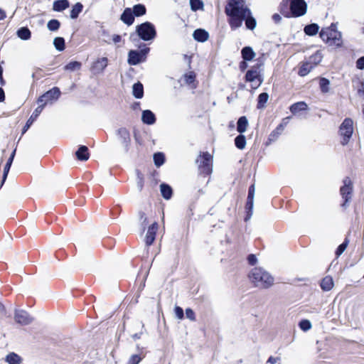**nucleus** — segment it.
Wrapping results in <instances>:
<instances>
[{"label":"nucleus","instance_id":"nucleus-37","mask_svg":"<svg viewBox=\"0 0 364 364\" xmlns=\"http://www.w3.org/2000/svg\"><path fill=\"white\" fill-rule=\"evenodd\" d=\"M17 36L22 40H28L31 36V33L27 27H21L17 31Z\"/></svg>","mask_w":364,"mask_h":364},{"label":"nucleus","instance_id":"nucleus-9","mask_svg":"<svg viewBox=\"0 0 364 364\" xmlns=\"http://www.w3.org/2000/svg\"><path fill=\"white\" fill-rule=\"evenodd\" d=\"M291 17H300L306 14L307 4L305 1L291 0Z\"/></svg>","mask_w":364,"mask_h":364},{"label":"nucleus","instance_id":"nucleus-62","mask_svg":"<svg viewBox=\"0 0 364 364\" xmlns=\"http://www.w3.org/2000/svg\"><path fill=\"white\" fill-rule=\"evenodd\" d=\"M112 40H113L114 43H117L121 41L122 37L119 35L115 34V35L113 36Z\"/></svg>","mask_w":364,"mask_h":364},{"label":"nucleus","instance_id":"nucleus-43","mask_svg":"<svg viewBox=\"0 0 364 364\" xmlns=\"http://www.w3.org/2000/svg\"><path fill=\"white\" fill-rule=\"evenodd\" d=\"M329 85L330 81L328 79L325 77H321L320 79L319 86L322 92L326 93L329 91Z\"/></svg>","mask_w":364,"mask_h":364},{"label":"nucleus","instance_id":"nucleus-45","mask_svg":"<svg viewBox=\"0 0 364 364\" xmlns=\"http://www.w3.org/2000/svg\"><path fill=\"white\" fill-rule=\"evenodd\" d=\"M60 26V23L57 19H51L47 23V27L48 30L51 31H55L59 29Z\"/></svg>","mask_w":364,"mask_h":364},{"label":"nucleus","instance_id":"nucleus-21","mask_svg":"<svg viewBox=\"0 0 364 364\" xmlns=\"http://www.w3.org/2000/svg\"><path fill=\"white\" fill-rule=\"evenodd\" d=\"M107 58L103 57L97 60L93 65L92 70L95 73H101L104 70V69L107 66Z\"/></svg>","mask_w":364,"mask_h":364},{"label":"nucleus","instance_id":"nucleus-58","mask_svg":"<svg viewBox=\"0 0 364 364\" xmlns=\"http://www.w3.org/2000/svg\"><path fill=\"white\" fill-rule=\"evenodd\" d=\"M255 191V184H252L249 187L247 198H254Z\"/></svg>","mask_w":364,"mask_h":364},{"label":"nucleus","instance_id":"nucleus-51","mask_svg":"<svg viewBox=\"0 0 364 364\" xmlns=\"http://www.w3.org/2000/svg\"><path fill=\"white\" fill-rule=\"evenodd\" d=\"M185 81L187 84L190 85L195 81L196 75L193 72H190L184 75Z\"/></svg>","mask_w":364,"mask_h":364},{"label":"nucleus","instance_id":"nucleus-36","mask_svg":"<svg viewBox=\"0 0 364 364\" xmlns=\"http://www.w3.org/2000/svg\"><path fill=\"white\" fill-rule=\"evenodd\" d=\"M83 9V5L77 2L76 3L72 8L70 11V18L72 19H75L78 17L79 14L82 12Z\"/></svg>","mask_w":364,"mask_h":364},{"label":"nucleus","instance_id":"nucleus-31","mask_svg":"<svg viewBox=\"0 0 364 364\" xmlns=\"http://www.w3.org/2000/svg\"><path fill=\"white\" fill-rule=\"evenodd\" d=\"M5 360L9 364H21L23 361V359L18 354L12 352L6 355Z\"/></svg>","mask_w":364,"mask_h":364},{"label":"nucleus","instance_id":"nucleus-25","mask_svg":"<svg viewBox=\"0 0 364 364\" xmlns=\"http://www.w3.org/2000/svg\"><path fill=\"white\" fill-rule=\"evenodd\" d=\"M241 54L243 60L245 61L252 60L256 55L250 46L244 47L241 50Z\"/></svg>","mask_w":364,"mask_h":364},{"label":"nucleus","instance_id":"nucleus-7","mask_svg":"<svg viewBox=\"0 0 364 364\" xmlns=\"http://www.w3.org/2000/svg\"><path fill=\"white\" fill-rule=\"evenodd\" d=\"M321 55L319 51H317L314 55L310 57V60L304 62L300 66L298 74L300 76H306L308 75L312 69L321 61Z\"/></svg>","mask_w":364,"mask_h":364},{"label":"nucleus","instance_id":"nucleus-39","mask_svg":"<svg viewBox=\"0 0 364 364\" xmlns=\"http://www.w3.org/2000/svg\"><path fill=\"white\" fill-rule=\"evenodd\" d=\"M235 144L236 147L239 149H243L245 147L246 145V138L245 136L240 134L238 136H237L235 139Z\"/></svg>","mask_w":364,"mask_h":364},{"label":"nucleus","instance_id":"nucleus-60","mask_svg":"<svg viewBox=\"0 0 364 364\" xmlns=\"http://www.w3.org/2000/svg\"><path fill=\"white\" fill-rule=\"evenodd\" d=\"M272 20L274 21V23H279L281 22L282 21V17L279 14H274L273 16H272Z\"/></svg>","mask_w":364,"mask_h":364},{"label":"nucleus","instance_id":"nucleus-63","mask_svg":"<svg viewBox=\"0 0 364 364\" xmlns=\"http://www.w3.org/2000/svg\"><path fill=\"white\" fill-rule=\"evenodd\" d=\"M279 360V358H274V357H272V356H270L267 360V363H269L271 364H275L277 360Z\"/></svg>","mask_w":364,"mask_h":364},{"label":"nucleus","instance_id":"nucleus-35","mask_svg":"<svg viewBox=\"0 0 364 364\" xmlns=\"http://www.w3.org/2000/svg\"><path fill=\"white\" fill-rule=\"evenodd\" d=\"M134 16L139 17L144 15L146 12V9L144 4H138L133 6L132 9Z\"/></svg>","mask_w":364,"mask_h":364},{"label":"nucleus","instance_id":"nucleus-14","mask_svg":"<svg viewBox=\"0 0 364 364\" xmlns=\"http://www.w3.org/2000/svg\"><path fill=\"white\" fill-rule=\"evenodd\" d=\"M329 43L334 45L336 47H340L342 45L341 33L329 28Z\"/></svg>","mask_w":364,"mask_h":364},{"label":"nucleus","instance_id":"nucleus-4","mask_svg":"<svg viewBox=\"0 0 364 364\" xmlns=\"http://www.w3.org/2000/svg\"><path fill=\"white\" fill-rule=\"evenodd\" d=\"M213 156L208 152H203L196 159L199 172L205 176L212 173Z\"/></svg>","mask_w":364,"mask_h":364},{"label":"nucleus","instance_id":"nucleus-24","mask_svg":"<svg viewBox=\"0 0 364 364\" xmlns=\"http://www.w3.org/2000/svg\"><path fill=\"white\" fill-rule=\"evenodd\" d=\"M15 154H16V149H14L13 151V152L11 153L10 157L9 158V159H8L5 166H4L2 181H1V186L4 184V183L5 182L6 179V177H7V175L9 173V169H10L11 166L12 164V162L14 161V158L15 156Z\"/></svg>","mask_w":364,"mask_h":364},{"label":"nucleus","instance_id":"nucleus-30","mask_svg":"<svg viewBox=\"0 0 364 364\" xmlns=\"http://www.w3.org/2000/svg\"><path fill=\"white\" fill-rule=\"evenodd\" d=\"M245 26L250 30H254L257 26L256 19L252 16L250 10L247 12V16L244 18Z\"/></svg>","mask_w":364,"mask_h":364},{"label":"nucleus","instance_id":"nucleus-52","mask_svg":"<svg viewBox=\"0 0 364 364\" xmlns=\"http://www.w3.org/2000/svg\"><path fill=\"white\" fill-rule=\"evenodd\" d=\"M141 360V357L139 355H132L129 360V364H139Z\"/></svg>","mask_w":364,"mask_h":364},{"label":"nucleus","instance_id":"nucleus-12","mask_svg":"<svg viewBox=\"0 0 364 364\" xmlns=\"http://www.w3.org/2000/svg\"><path fill=\"white\" fill-rule=\"evenodd\" d=\"M117 136L121 144L124 146L125 151H128L129 146L131 142L130 134L126 128H119L117 130Z\"/></svg>","mask_w":364,"mask_h":364},{"label":"nucleus","instance_id":"nucleus-1","mask_svg":"<svg viewBox=\"0 0 364 364\" xmlns=\"http://www.w3.org/2000/svg\"><path fill=\"white\" fill-rule=\"evenodd\" d=\"M249 9L245 6L243 0H229L225 8V14L230 17L229 23L232 29L240 28Z\"/></svg>","mask_w":364,"mask_h":364},{"label":"nucleus","instance_id":"nucleus-6","mask_svg":"<svg viewBox=\"0 0 364 364\" xmlns=\"http://www.w3.org/2000/svg\"><path fill=\"white\" fill-rule=\"evenodd\" d=\"M353 132V122L350 118H346L339 127V134L342 136L341 144L346 145Z\"/></svg>","mask_w":364,"mask_h":364},{"label":"nucleus","instance_id":"nucleus-44","mask_svg":"<svg viewBox=\"0 0 364 364\" xmlns=\"http://www.w3.org/2000/svg\"><path fill=\"white\" fill-rule=\"evenodd\" d=\"M353 87H357L358 92L360 95H364V82L360 81L359 78L353 80Z\"/></svg>","mask_w":364,"mask_h":364},{"label":"nucleus","instance_id":"nucleus-42","mask_svg":"<svg viewBox=\"0 0 364 364\" xmlns=\"http://www.w3.org/2000/svg\"><path fill=\"white\" fill-rule=\"evenodd\" d=\"M154 161L156 166L159 167L165 161V156L161 152H157L154 154Z\"/></svg>","mask_w":364,"mask_h":364},{"label":"nucleus","instance_id":"nucleus-29","mask_svg":"<svg viewBox=\"0 0 364 364\" xmlns=\"http://www.w3.org/2000/svg\"><path fill=\"white\" fill-rule=\"evenodd\" d=\"M248 120L245 116L240 117L237 122V131L240 134L244 133L247 130Z\"/></svg>","mask_w":364,"mask_h":364},{"label":"nucleus","instance_id":"nucleus-59","mask_svg":"<svg viewBox=\"0 0 364 364\" xmlns=\"http://www.w3.org/2000/svg\"><path fill=\"white\" fill-rule=\"evenodd\" d=\"M47 102L46 101V99L43 97V95H41L38 99V106H42V110L43 109L44 107L47 105Z\"/></svg>","mask_w":364,"mask_h":364},{"label":"nucleus","instance_id":"nucleus-33","mask_svg":"<svg viewBox=\"0 0 364 364\" xmlns=\"http://www.w3.org/2000/svg\"><path fill=\"white\" fill-rule=\"evenodd\" d=\"M307 107H308V106L306 102H299L293 104L290 107V111L292 114H295L300 111H304V110L307 109Z\"/></svg>","mask_w":364,"mask_h":364},{"label":"nucleus","instance_id":"nucleus-8","mask_svg":"<svg viewBox=\"0 0 364 364\" xmlns=\"http://www.w3.org/2000/svg\"><path fill=\"white\" fill-rule=\"evenodd\" d=\"M343 183V185L340 188V193L343 199V203L341 204V206L346 208L352 198L353 183L349 177H346Z\"/></svg>","mask_w":364,"mask_h":364},{"label":"nucleus","instance_id":"nucleus-13","mask_svg":"<svg viewBox=\"0 0 364 364\" xmlns=\"http://www.w3.org/2000/svg\"><path fill=\"white\" fill-rule=\"evenodd\" d=\"M158 230V223L154 222L152 225H151L147 230L145 242L147 246H150L152 245L154 241L155 240L156 233Z\"/></svg>","mask_w":364,"mask_h":364},{"label":"nucleus","instance_id":"nucleus-22","mask_svg":"<svg viewBox=\"0 0 364 364\" xmlns=\"http://www.w3.org/2000/svg\"><path fill=\"white\" fill-rule=\"evenodd\" d=\"M77 159L80 161H87L89 159V150L86 146L80 145L75 152Z\"/></svg>","mask_w":364,"mask_h":364},{"label":"nucleus","instance_id":"nucleus-28","mask_svg":"<svg viewBox=\"0 0 364 364\" xmlns=\"http://www.w3.org/2000/svg\"><path fill=\"white\" fill-rule=\"evenodd\" d=\"M132 93L136 99H141L144 96V87L140 82H137L133 85Z\"/></svg>","mask_w":364,"mask_h":364},{"label":"nucleus","instance_id":"nucleus-3","mask_svg":"<svg viewBox=\"0 0 364 364\" xmlns=\"http://www.w3.org/2000/svg\"><path fill=\"white\" fill-rule=\"evenodd\" d=\"M138 36L144 41L154 40L156 36V31L154 24L146 21L136 27Z\"/></svg>","mask_w":364,"mask_h":364},{"label":"nucleus","instance_id":"nucleus-26","mask_svg":"<svg viewBox=\"0 0 364 364\" xmlns=\"http://www.w3.org/2000/svg\"><path fill=\"white\" fill-rule=\"evenodd\" d=\"M70 6L68 0H56L53 2V9L55 11H63Z\"/></svg>","mask_w":364,"mask_h":364},{"label":"nucleus","instance_id":"nucleus-57","mask_svg":"<svg viewBox=\"0 0 364 364\" xmlns=\"http://www.w3.org/2000/svg\"><path fill=\"white\" fill-rule=\"evenodd\" d=\"M356 67L360 70L364 69V56H362L358 59Z\"/></svg>","mask_w":364,"mask_h":364},{"label":"nucleus","instance_id":"nucleus-32","mask_svg":"<svg viewBox=\"0 0 364 364\" xmlns=\"http://www.w3.org/2000/svg\"><path fill=\"white\" fill-rule=\"evenodd\" d=\"M333 287V280L331 277H324L321 282V288L323 291H330Z\"/></svg>","mask_w":364,"mask_h":364},{"label":"nucleus","instance_id":"nucleus-19","mask_svg":"<svg viewBox=\"0 0 364 364\" xmlns=\"http://www.w3.org/2000/svg\"><path fill=\"white\" fill-rule=\"evenodd\" d=\"M141 120L144 124L151 125L156 122V119L155 114L151 110L146 109L142 112Z\"/></svg>","mask_w":364,"mask_h":364},{"label":"nucleus","instance_id":"nucleus-47","mask_svg":"<svg viewBox=\"0 0 364 364\" xmlns=\"http://www.w3.org/2000/svg\"><path fill=\"white\" fill-rule=\"evenodd\" d=\"M190 6L191 10L196 11L203 9V2L201 0H190Z\"/></svg>","mask_w":364,"mask_h":364},{"label":"nucleus","instance_id":"nucleus-16","mask_svg":"<svg viewBox=\"0 0 364 364\" xmlns=\"http://www.w3.org/2000/svg\"><path fill=\"white\" fill-rule=\"evenodd\" d=\"M60 95V90L58 87H54L43 95V97L48 103L50 101L56 100Z\"/></svg>","mask_w":364,"mask_h":364},{"label":"nucleus","instance_id":"nucleus-5","mask_svg":"<svg viewBox=\"0 0 364 364\" xmlns=\"http://www.w3.org/2000/svg\"><path fill=\"white\" fill-rule=\"evenodd\" d=\"M150 49L145 47L141 50H131L128 53L127 63L130 65H136L146 59V55Z\"/></svg>","mask_w":364,"mask_h":364},{"label":"nucleus","instance_id":"nucleus-41","mask_svg":"<svg viewBox=\"0 0 364 364\" xmlns=\"http://www.w3.org/2000/svg\"><path fill=\"white\" fill-rule=\"evenodd\" d=\"M253 203H254V198H247V202H246V205H245V208L247 210V215L245 218L246 221L247 220H249L252 215Z\"/></svg>","mask_w":364,"mask_h":364},{"label":"nucleus","instance_id":"nucleus-55","mask_svg":"<svg viewBox=\"0 0 364 364\" xmlns=\"http://www.w3.org/2000/svg\"><path fill=\"white\" fill-rule=\"evenodd\" d=\"M143 186V177L141 173L139 171H137V186L139 191L142 190Z\"/></svg>","mask_w":364,"mask_h":364},{"label":"nucleus","instance_id":"nucleus-38","mask_svg":"<svg viewBox=\"0 0 364 364\" xmlns=\"http://www.w3.org/2000/svg\"><path fill=\"white\" fill-rule=\"evenodd\" d=\"M269 99V95L267 92H262L259 95L257 99V109H263L265 107V104L267 103Z\"/></svg>","mask_w":364,"mask_h":364},{"label":"nucleus","instance_id":"nucleus-10","mask_svg":"<svg viewBox=\"0 0 364 364\" xmlns=\"http://www.w3.org/2000/svg\"><path fill=\"white\" fill-rule=\"evenodd\" d=\"M263 65L262 63H257L252 69L249 70L245 75V79L248 82H255L257 80L258 83L255 86H252V88L256 89L262 82V79L259 75V69Z\"/></svg>","mask_w":364,"mask_h":364},{"label":"nucleus","instance_id":"nucleus-56","mask_svg":"<svg viewBox=\"0 0 364 364\" xmlns=\"http://www.w3.org/2000/svg\"><path fill=\"white\" fill-rule=\"evenodd\" d=\"M257 257L255 255L250 254L247 257V261L250 265H255L257 262Z\"/></svg>","mask_w":364,"mask_h":364},{"label":"nucleus","instance_id":"nucleus-61","mask_svg":"<svg viewBox=\"0 0 364 364\" xmlns=\"http://www.w3.org/2000/svg\"><path fill=\"white\" fill-rule=\"evenodd\" d=\"M139 220H140V221L144 220V222H146V220H147V218H146V215H145V213H144V212L140 211V212L139 213Z\"/></svg>","mask_w":364,"mask_h":364},{"label":"nucleus","instance_id":"nucleus-40","mask_svg":"<svg viewBox=\"0 0 364 364\" xmlns=\"http://www.w3.org/2000/svg\"><path fill=\"white\" fill-rule=\"evenodd\" d=\"M53 45L57 50L63 51L65 48V39L63 37H55L53 40Z\"/></svg>","mask_w":364,"mask_h":364},{"label":"nucleus","instance_id":"nucleus-15","mask_svg":"<svg viewBox=\"0 0 364 364\" xmlns=\"http://www.w3.org/2000/svg\"><path fill=\"white\" fill-rule=\"evenodd\" d=\"M120 19L127 26H131L134 21V15L131 8H126L122 12Z\"/></svg>","mask_w":364,"mask_h":364},{"label":"nucleus","instance_id":"nucleus-49","mask_svg":"<svg viewBox=\"0 0 364 364\" xmlns=\"http://www.w3.org/2000/svg\"><path fill=\"white\" fill-rule=\"evenodd\" d=\"M299 326L301 330L306 331L311 328V323L309 320L303 319L299 323Z\"/></svg>","mask_w":364,"mask_h":364},{"label":"nucleus","instance_id":"nucleus-34","mask_svg":"<svg viewBox=\"0 0 364 364\" xmlns=\"http://www.w3.org/2000/svg\"><path fill=\"white\" fill-rule=\"evenodd\" d=\"M318 30L319 26L316 23L308 24L304 27V29L306 35L311 36L316 35L318 32Z\"/></svg>","mask_w":364,"mask_h":364},{"label":"nucleus","instance_id":"nucleus-17","mask_svg":"<svg viewBox=\"0 0 364 364\" xmlns=\"http://www.w3.org/2000/svg\"><path fill=\"white\" fill-rule=\"evenodd\" d=\"M42 112V106H38L36 109L34 110L30 118L26 122L25 126L23 128L22 133L24 134L31 126L33 122L37 119V117Z\"/></svg>","mask_w":364,"mask_h":364},{"label":"nucleus","instance_id":"nucleus-23","mask_svg":"<svg viewBox=\"0 0 364 364\" xmlns=\"http://www.w3.org/2000/svg\"><path fill=\"white\" fill-rule=\"evenodd\" d=\"M289 119L285 118L283 119V122L279 124L275 129H274L269 135V140L275 141L279 136L282 133L284 129V127L287 125V122H284V120Z\"/></svg>","mask_w":364,"mask_h":364},{"label":"nucleus","instance_id":"nucleus-20","mask_svg":"<svg viewBox=\"0 0 364 364\" xmlns=\"http://www.w3.org/2000/svg\"><path fill=\"white\" fill-rule=\"evenodd\" d=\"M209 33L205 30L198 28L193 31V38L198 42H205L208 39Z\"/></svg>","mask_w":364,"mask_h":364},{"label":"nucleus","instance_id":"nucleus-48","mask_svg":"<svg viewBox=\"0 0 364 364\" xmlns=\"http://www.w3.org/2000/svg\"><path fill=\"white\" fill-rule=\"evenodd\" d=\"M348 245V240L347 238L345 239L344 242L341 243L336 251V255L337 257H339L343 254V252L346 250L347 246Z\"/></svg>","mask_w":364,"mask_h":364},{"label":"nucleus","instance_id":"nucleus-64","mask_svg":"<svg viewBox=\"0 0 364 364\" xmlns=\"http://www.w3.org/2000/svg\"><path fill=\"white\" fill-rule=\"evenodd\" d=\"M5 100V93L4 90L0 87V102H4Z\"/></svg>","mask_w":364,"mask_h":364},{"label":"nucleus","instance_id":"nucleus-11","mask_svg":"<svg viewBox=\"0 0 364 364\" xmlns=\"http://www.w3.org/2000/svg\"><path fill=\"white\" fill-rule=\"evenodd\" d=\"M14 320L16 323L26 326L32 323L33 318L23 309H16L14 313Z\"/></svg>","mask_w":364,"mask_h":364},{"label":"nucleus","instance_id":"nucleus-46","mask_svg":"<svg viewBox=\"0 0 364 364\" xmlns=\"http://www.w3.org/2000/svg\"><path fill=\"white\" fill-rule=\"evenodd\" d=\"M81 68V63L78 61L70 62L65 66V70L70 71H75L79 70Z\"/></svg>","mask_w":364,"mask_h":364},{"label":"nucleus","instance_id":"nucleus-50","mask_svg":"<svg viewBox=\"0 0 364 364\" xmlns=\"http://www.w3.org/2000/svg\"><path fill=\"white\" fill-rule=\"evenodd\" d=\"M328 33H329V28H324L321 29L319 35L323 41L328 43L329 42Z\"/></svg>","mask_w":364,"mask_h":364},{"label":"nucleus","instance_id":"nucleus-27","mask_svg":"<svg viewBox=\"0 0 364 364\" xmlns=\"http://www.w3.org/2000/svg\"><path fill=\"white\" fill-rule=\"evenodd\" d=\"M160 191L161 196L164 199L169 200L171 198L173 194V190L169 185L166 183H161L160 185Z\"/></svg>","mask_w":364,"mask_h":364},{"label":"nucleus","instance_id":"nucleus-54","mask_svg":"<svg viewBox=\"0 0 364 364\" xmlns=\"http://www.w3.org/2000/svg\"><path fill=\"white\" fill-rule=\"evenodd\" d=\"M186 316L191 321H196L195 313L191 309L187 308L186 309Z\"/></svg>","mask_w":364,"mask_h":364},{"label":"nucleus","instance_id":"nucleus-53","mask_svg":"<svg viewBox=\"0 0 364 364\" xmlns=\"http://www.w3.org/2000/svg\"><path fill=\"white\" fill-rule=\"evenodd\" d=\"M176 317L178 319H182L184 317V312L181 307L176 306L174 309Z\"/></svg>","mask_w":364,"mask_h":364},{"label":"nucleus","instance_id":"nucleus-2","mask_svg":"<svg viewBox=\"0 0 364 364\" xmlns=\"http://www.w3.org/2000/svg\"><path fill=\"white\" fill-rule=\"evenodd\" d=\"M249 277L254 285L258 288L268 289L274 284V278L260 267L252 269Z\"/></svg>","mask_w":364,"mask_h":364},{"label":"nucleus","instance_id":"nucleus-18","mask_svg":"<svg viewBox=\"0 0 364 364\" xmlns=\"http://www.w3.org/2000/svg\"><path fill=\"white\" fill-rule=\"evenodd\" d=\"M291 0H282L279 6V12L286 18H291Z\"/></svg>","mask_w":364,"mask_h":364}]
</instances>
